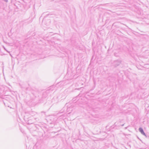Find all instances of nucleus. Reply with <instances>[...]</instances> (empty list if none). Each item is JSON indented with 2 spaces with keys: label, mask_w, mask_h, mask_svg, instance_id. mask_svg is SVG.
<instances>
[{
  "label": "nucleus",
  "mask_w": 149,
  "mask_h": 149,
  "mask_svg": "<svg viewBox=\"0 0 149 149\" xmlns=\"http://www.w3.org/2000/svg\"><path fill=\"white\" fill-rule=\"evenodd\" d=\"M120 61L117 60L115 61L113 63V64L115 66H117L119 65L121 63Z\"/></svg>",
  "instance_id": "obj_1"
},
{
  "label": "nucleus",
  "mask_w": 149,
  "mask_h": 149,
  "mask_svg": "<svg viewBox=\"0 0 149 149\" xmlns=\"http://www.w3.org/2000/svg\"><path fill=\"white\" fill-rule=\"evenodd\" d=\"M139 131L141 133V134L144 132L143 129L141 127H140L139 128Z\"/></svg>",
  "instance_id": "obj_2"
},
{
  "label": "nucleus",
  "mask_w": 149,
  "mask_h": 149,
  "mask_svg": "<svg viewBox=\"0 0 149 149\" xmlns=\"http://www.w3.org/2000/svg\"><path fill=\"white\" fill-rule=\"evenodd\" d=\"M141 134L146 136L144 132H143V133H141Z\"/></svg>",
  "instance_id": "obj_3"
},
{
  "label": "nucleus",
  "mask_w": 149,
  "mask_h": 149,
  "mask_svg": "<svg viewBox=\"0 0 149 149\" xmlns=\"http://www.w3.org/2000/svg\"><path fill=\"white\" fill-rule=\"evenodd\" d=\"M141 134L146 136L144 132H143V133H141Z\"/></svg>",
  "instance_id": "obj_4"
},
{
  "label": "nucleus",
  "mask_w": 149,
  "mask_h": 149,
  "mask_svg": "<svg viewBox=\"0 0 149 149\" xmlns=\"http://www.w3.org/2000/svg\"><path fill=\"white\" fill-rule=\"evenodd\" d=\"M3 48L4 49L6 50V51L7 52H8L7 50L3 46Z\"/></svg>",
  "instance_id": "obj_5"
},
{
  "label": "nucleus",
  "mask_w": 149,
  "mask_h": 149,
  "mask_svg": "<svg viewBox=\"0 0 149 149\" xmlns=\"http://www.w3.org/2000/svg\"><path fill=\"white\" fill-rule=\"evenodd\" d=\"M5 1L7 2L8 1V0H4Z\"/></svg>",
  "instance_id": "obj_6"
},
{
  "label": "nucleus",
  "mask_w": 149,
  "mask_h": 149,
  "mask_svg": "<svg viewBox=\"0 0 149 149\" xmlns=\"http://www.w3.org/2000/svg\"><path fill=\"white\" fill-rule=\"evenodd\" d=\"M124 125L123 124V125H121V126H123Z\"/></svg>",
  "instance_id": "obj_7"
}]
</instances>
